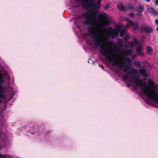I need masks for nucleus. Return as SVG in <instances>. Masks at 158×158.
Returning <instances> with one entry per match:
<instances>
[{"label":"nucleus","mask_w":158,"mask_h":158,"mask_svg":"<svg viewBox=\"0 0 158 158\" xmlns=\"http://www.w3.org/2000/svg\"><path fill=\"white\" fill-rule=\"evenodd\" d=\"M130 25H130L129 24V23L128 22V23L126 25V27H128Z\"/></svg>","instance_id":"obj_35"},{"label":"nucleus","mask_w":158,"mask_h":158,"mask_svg":"<svg viewBox=\"0 0 158 158\" xmlns=\"http://www.w3.org/2000/svg\"><path fill=\"white\" fill-rule=\"evenodd\" d=\"M0 158H7L6 156H5L4 155H2L0 153Z\"/></svg>","instance_id":"obj_28"},{"label":"nucleus","mask_w":158,"mask_h":158,"mask_svg":"<svg viewBox=\"0 0 158 158\" xmlns=\"http://www.w3.org/2000/svg\"><path fill=\"white\" fill-rule=\"evenodd\" d=\"M120 51H121L120 49L118 48H116L115 50V52H118V53L120 52H121Z\"/></svg>","instance_id":"obj_27"},{"label":"nucleus","mask_w":158,"mask_h":158,"mask_svg":"<svg viewBox=\"0 0 158 158\" xmlns=\"http://www.w3.org/2000/svg\"><path fill=\"white\" fill-rule=\"evenodd\" d=\"M155 4L157 5H158V0H155Z\"/></svg>","instance_id":"obj_34"},{"label":"nucleus","mask_w":158,"mask_h":158,"mask_svg":"<svg viewBox=\"0 0 158 158\" xmlns=\"http://www.w3.org/2000/svg\"><path fill=\"white\" fill-rule=\"evenodd\" d=\"M37 127H38V125H35L34 126L33 128H34V129H35V130H34V131H33L32 132H31V133L33 135L36 132V129Z\"/></svg>","instance_id":"obj_23"},{"label":"nucleus","mask_w":158,"mask_h":158,"mask_svg":"<svg viewBox=\"0 0 158 158\" xmlns=\"http://www.w3.org/2000/svg\"><path fill=\"white\" fill-rule=\"evenodd\" d=\"M144 7L141 4L139 5L138 8L136 9V11L140 13H142L144 10Z\"/></svg>","instance_id":"obj_12"},{"label":"nucleus","mask_w":158,"mask_h":158,"mask_svg":"<svg viewBox=\"0 0 158 158\" xmlns=\"http://www.w3.org/2000/svg\"><path fill=\"white\" fill-rule=\"evenodd\" d=\"M106 30V29H104V30Z\"/></svg>","instance_id":"obj_41"},{"label":"nucleus","mask_w":158,"mask_h":158,"mask_svg":"<svg viewBox=\"0 0 158 158\" xmlns=\"http://www.w3.org/2000/svg\"><path fill=\"white\" fill-rule=\"evenodd\" d=\"M104 43V44L101 45L100 47L99 52L102 54V55L105 56V59L108 60L110 62H112L111 64L113 66L118 65L119 67L121 69H123V71L125 72H127L130 69V67L128 66L129 64H131V60L128 57H125L123 55H120V61L117 59H115L112 56V54L115 57L118 56V55L115 53H111L110 52L111 49L110 48L106 47V45H108L110 46L112 45L113 42L112 41L107 42L106 40L102 41L101 39L98 38L94 40V44L97 47L99 46L101 43Z\"/></svg>","instance_id":"obj_1"},{"label":"nucleus","mask_w":158,"mask_h":158,"mask_svg":"<svg viewBox=\"0 0 158 158\" xmlns=\"http://www.w3.org/2000/svg\"><path fill=\"white\" fill-rule=\"evenodd\" d=\"M123 53L124 55L130 56L131 55L132 53V51L131 50H124L123 51Z\"/></svg>","instance_id":"obj_15"},{"label":"nucleus","mask_w":158,"mask_h":158,"mask_svg":"<svg viewBox=\"0 0 158 158\" xmlns=\"http://www.w3.org/2000/svg\"><path fill=\"white\" fill-rule=\"evenodd\" d=\"M133 42L135 44H138V42L137 40L134 38H133Z\"/></svg>","instance_id":"obj_26"},{"label":"nucleus","mask_w":158,"mask_h":158,"mask_svg":"<svg viewBox=\"0 0 158 158\" xmlns=\"http://www.w3.org/2000/svg\"><path fill=\"white\" fill-rule=\"evenodd\" d=\"M140 13H138L137 15L138 16H139L140 15Z\"/></svg>","instance_id":"obj_39"},{"label":"nucleus","mask_w":158,"mask_h":158,"mask_svg":"<svg viewBox=\"0 0 158 158\" xmlns=\"http://www.w3.org/2000/svg\"><path fill=\"white\" fill-rule=\"evenodd\" d=\"M82 6L84 8L92 7L94 10V7L96 4L95 0H81Z\"/></svg>","instance_id":"obj_4"},{"label":"nucleus","mask_w":158,"mask_h":158,"mask_svg":"<svg viewBox=\"0 0 158 158\" xmlns=\"http://www.w3.org/2000/svg\"><path fill=\"white\" fill-rule=\"evenodd\" d=\"M78 1H79V0H77Z\"/></svg>","instance_id":"obj_42"},{"label":"nucleus","mask_w":158,"mask_h":158,"mask_svg":"<svg viewBox=\"0 0 158 158\" xmlns=\"http://www.w3.org/2000/svg\"><path fill=\"white\" fill-rule=\"evenodd\" d=\"M81 18V16H78L77 17L75 18V19L78 21V20Z\"/></svg>","instance_id":"obj_30"},{"label":"nucleus","mask_w":158,"mask_h":158,"mask_svg":"<svg viewBox=\"0 0 158 158\" xmlns=\"http://www.w3.org/2000/svg\"><path fill=\"white\" fill-rule=\"evenodd\" d=\"M125 31L123 29L121 30L120 31V35L121 37L123 36L125 34Z\"/></svg>","instance_id":"obj_24"},{"label":"nucleus","mask_w":158,"mask_h":158,"mask_svg":"<svg viewBox=\"0 0 158 158\" xmlns=\"http://www.w3.org/2000/svg\"><path fill=\"white\" fill-rule=\"evenodd\" d=\"M155 23L156 26L158 25V19L156 20L155 21Z\"/></svg>","instance_id":"obj_33"},{"label":"nucleus","mask_w":158,"mask_h":158,"mask_svg":"<svg viewBox=\"0 0 158 158\" xmlns=\"http://www.w3.org/2000/svg\"><path fill=\"white\" fill-rule=\"evenodd\" d=\"M118 44L119 47H122L123 46V43L121 39H119L118 41Z\"/></svg>","instance_id":"obj_22"},{"label":"nucleus","mask_w":158,"mask_h":158,"mask_svg":"<svg viewBox=\"0 0 158 158\" xmlns=\"http://www.w3.org/2000/svg\"><path fill=\"white\" fill-rule=\"evenodd\" d=\"M130 83L134 82L137 86L140 87L143 89L145 95L149 98L153 99V101L156 103L158 101V94L155 89H149V87L145 82H143L141 79H138L137 77L133 76L131 78Z\"/></svg>","instance_id":"obj_3"},{"label":"nucleus","mask_w":158,"mask_h":158,"mask_svg":"<svg viewBox=\"0 0 158 158\" xmlns=\"http://www.w3.org/2000/svg\"><path fill=\"white\" fill-rule=\"evenodd\" d=\"M132 70H131V73L132 74L135 75V76H136V75L138 74V72H137V69H135L133 68H132ZM132 77V76H131L130 77V79L129 80V82H130V80H131V78ZM136 77H137L136 76ZM137 78H138V77H137Z\"/></svg>","instance_id":"obj_14"},{"label":"nucleus","mask_w":158,"mask_h":158,"mask_svg":"<svg viewBox=\"0 0 158 158\" xmlns=\"http://www.w3.org/2000/svg\"><path fill=\"white\" fill-rule=\"evenodd\" d=\"M3 76L2 74L0 73V89H1L2 88V85L1 84L4 82V81L2 78Z\"/></svg>","instance_id":"obj_16"},{"label":"nucleus","mask_w":158,"mask_h":158,"mask_svg":"<svg viewBox=\"0 0 158 158\" xmlns=\"http://www.w3.org/2000/svg\"><path fill=\"white\" fill-rule=\"evenodd\" d=\"M131 71H129L128 72L123 76L124 79L126 81L128 80L129 76L131 75Z\"/></svg>","instance_id":"obj_13"},{"label":"nucleus","mask_w":158,"mask_h":158,"mask_svg":"<svg viewBox=\"0 0 158 158\" xmlns=\"http://www.w3.org/2000/svg\"><path fill=\"white\" fill-rule=\"evenodd\" d=\"M139 73L140 74L145 76H147V73L145 69L140 70Z\"/></svg>","instance_id":"obj_19"},{"label":"nucleus","mask_w":158,"mask_h":158,"mask_svg":"<svg viewBox=\"0 0 158 158\" xmlns=\"http://www.w3.org/2000/svg\"><path fill=\"white\" fill-rule=\"evenodd\" d=\"M137 53L139 55L143 56V52L142 50V47L140 46H139L136 48Z\"/></svg>","instance_id":"obj_9"},{"label":"nucleus","mask_w":158,"mask_h":158,"mask_svg":"<svg viewBox=\"0 0 158 158\" xmlns=\"http://www.w3.org/2000/svg\"><path fill=\"white\" fill-rule=\"evenodd\" d=\"M130 45L131 47H133L134 46V44L133 42H131L130 43Z\"/></svg>","instance_id":"obj_31"},{"label":"nucleus","mask_w":158,"mask_h":158,"mask_svg":"<svg viewBox=\"0 0 158 158\" xmlns=\"http://www.w3.org/2000/svg\"><path fill=\"white\" fill-rule=\"evenodd\" d=\"M124 38L126 40H127L129 39L128 35H126L124 37Z\"/></svg>","instance_id":"obj_29"},{"label":"nucleus","mask_w":158,"mask_h":158,"mask_svg":"<svg viewBox=\"0 0 158 158\" xmlns=\"http://www.w3.org/2000/svg\"><path fill=\"white\" fill-rule=\"evenodd\" d=\"M127 87H130V86L129 85H127Z\"/></svg>","instance_id":"obj_38"},{"label":"nucleus","mask_w":158,"mask_h":158,"mask_svg":"<svg viewBox=\"0 0 158 158\" xmlns=\"http://www.w3.org/2000/svg\"><path fill=\"white\" fill-rule=\"evenodd\" d=\"M105 37L107 39H109V36H106Z\"/></svg>","instance_id":"obj_37"},{"label":"nucleus","mask_w":158,"mask_h":158,"mask_svg":"<svg viewBox=\"0 0 158 158\" xmlns=\"http://www.w3.org/2000/svg\"><path fill=\"white\" fill-rule=\"evenodd\" d=\"M149 12L152 14H156L157 12L156 10L152 7L148 9Z\"/></svg>","instance_id":"obj_17"},{"label":"nucleus","mask_w":158,"mask_h":158,"mask_svg":"<svg viewBox=\"0 0 158 158\" xmlns=\"http://www.w3.org/2000/svg\"><path fill=\"white\" fill-rule=\"evenodd\" d=\"M100 18L103 19L105 21V24L107 25H108L110 24V21L109 20H108L107 19V15L104 13L103 14H101L99 16Z\"/></svg>","instance_id":"obj_7"},{"label":"nucleus","mask_w":158,"mask_h":158,"mask_svg":"<svg viewBox=\"0 0 158 158\" xmlns=\"http://www.w3.org/2000/svg\"><path fill=\"white\" fill-rule=\"evenodd\" d=\"M120 28V26H119L118 27V28L115 29L112 31V27H110L108 29V31L110 32V34L113 38H114L118 35Z\"/></svg>","instance_id":"obj_5"},{"label":"nucleus","mask_w":158,"mask_h":158,"mask_svg":"<svg viewBox=\"0 0 158 158\" xmlns=\"http://www.w3.org/2000/svg\"><path fill=\"white\" fill-rule=\"evenodd\" d=\"M129 15L132 18L134 16V15L133 13H131L129 14Z\"/></svg>","instance_id":"obj_32"},{"label":"nucleus","mask_w":158,"mask_h":158,"mask_svg":"<svg viewBox=\"0 0 158 158\" xmlns=\"http://www.w3.org/2000/svg\"><path fill=\"white\" fill-rule=\"evenodd\" d=\"M126 20L129 23L130 25L134 26L133 29L135 30H139V26L137 23H135L132 21L128 18L126 19Z\"/></svg>","instance_id":"obj_8"},{"label":"nucleus","mask_w":158,"mask_h":158,"mask_svg":"<svg viewBox=\"0 0 158 158\" xmlns=\"http://www.w3.org/2000/svg\"><path fill=\"white\" fill-rule=\"evenodd\" d=\"M117 7L120 11H125V8L123 5L121 3H119Z\"/></svg>","instance_id":"obj_11"},{"label":"nucleus","mask_w":158,"mask_h":158,"mask_svg":"<svg viewBox=\"0 0 158 158\" xmlns=\"http://www.w3.org/2000/svg\"><path fill=\"white\" fill-rule=\"evenodd\" d=\"M128 7L129 9L131 10H135V8L134 6L133 5H132L131 4L129 5Z\"/></svg>","instance_id":"obj_25"},{"label":"nucleus","mask_w":158,"mask_h":158,"mask_svg":"<svg viewBox=\"0 0 158 158\" xmlns=\"http://www.w3.org/2000/svg\"><path fill=\"white\" fill-rule=\"evenodd\" d=\"M148 83L149 87H150L152 89H156L155 85L154 82L151 80H149L148 81Z\"/></svg>","instance_id":"obj_10"},{"label":"nucleus","mask_w":158,"mask_h":158,"mask_svg":"<svg viewBox=\"0 0 158 158\" xmlns=\"http://www.w3.org/2000/svg\"><path fill=\"white\" fill-rule=\"evenodd\" d=\"M140 30L141 31H144L147 34H150L153 31V29L149 26H142Z\"/></svg>","instance_id":"obj_6"},{"label":"nucleus","mask_w":158,"mask_h":158,"mask_svg":"<svg viewBox=\"0 0 158 158\" xmlns=\"http://www.w3.org/2000/svg\"><path fill=\"white\" fill-rule=\"evenodd\" d=\"M100 4L101 2L98 0L94 7V10H92L90 12L84 13L82 14V16L85 19L83 23L85 25H90V27H88V31L92 35V37L94 38H97L99 35V32H95L94 31L98 23L96 20L98 14L97 10L100 8Z\"/></svg>","instance_id":"obj_2"},{"label":"nucleus","mask_w":158,"mask_h":158,"mask_svg":"<svg viewBox=\"0 0 158 158\" xmlns=\"http://www.w3.org/2000/svg\"><path fill=\"white\" fill-rule=\"evenodd\" d=\"M134 65L135 66L138 67V68H140L141 67V66L140 64V62L138 61H135L134 62Z\"/></svg>","instance_id":"obj_21"},{"label":"nucleus","mask_w":158,"mask_h":158,"mask_svg":"<svg viewBox=\"0 0 158 158\" xmlns=\"http://www.w3.org/2000/svg\"><path fill=\"white\" fill-rule=\"evenodd\" d=\"M1 99L6 100V97L4 94L0 92V103L2 102Z\"/></svg>","instance_id":"obj_18"},{"label":"nucleus","mask_w":158,"mask_h":158,"mask_svg":"<svg viewBox=\"0 0 158 158\" xmlns=\"http://www.w3.org/2000/svg\"><path fill=\"white\" fill-rule=\"evenodd\" d=\"M147 53L150 54L152 52V49L151 47L147 46Z\"/></svg>","instance_id":"obj_20"},{"label":"nucleus","mask_w":158,"mask_h":158,"mask_svg":"<svg viewBox=\"0 0 158 158\" xmlns=\"http://www.w3.org/2000/svg\"><path fill=\"white\" fill-rule=\"evenodd\" d=\"M76 21H75L74 22V23H75V24H77V23L78 22V21H77V20H76Z\"/></svg>","instance_id":"obj_36"},{"label":"nucleus","mask_w":158,"mask_h":158,"mask_svg":"<svg viewBox=\"0 0 158 158\" xmlns=\"http://www.w3.org/2000/svg\"><path fill=\"white\" fill-rule=\"evenodd\" d=\"M157 30L158 31V27L157 28Z\"/></svg>","instance_id":"obj_40"}]
</instances>
